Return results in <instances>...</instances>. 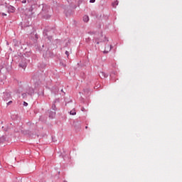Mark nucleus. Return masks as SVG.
Instances as JSON below:
<instances>
[{
  "label": "nucleus",
  "mask_w": 182,
  "mask_h": 182,
  "mask_svg": "<svg viewBox=\"0 0 182 182\" xmlns=\"http://www.w3.org/2000/svg\"><path fill=\"white\" fill-rule=\"evenodd\" d=\"M112 50V45L105 46V49L104 50V53H109Z\"/></svg>",
  "instance_id": "f257e3e1"
},
{
  "label": "nucleus",
  "mask_w": 182,
  "mask_h": 182,
  "mask_svg": "<svg viewBox=\"0 0 182 182\" xmlns=\"http://www.w3.org/2000/svg\"><path fill=\"white\" fill-rule=\"evenodd\" d=\"M20 68L25 69L26 68V60H22L21 63L19 64Z\"/></svg>",
  "instance_id": "f03ea898"
},
{
  "label": "nucleus",
  "mask_w": 182,
  "mask_h": 182,
  "mask_svg": "<svg viewBox=\"0 0 182 182\" xmlns=\"http://www.w3.org/2000/svg\"><path fill=\"white\" fill-rule=\"evenodd\" d=\"M8 9V12H10L11 14H14V12H15V7H14L13 6H9L7 7Z\"/></svg>",
  "instance_id": "7ed1b4c3"
},
{
  "label": "nucleus",
  "mask_w": 182,
  "mask_h": 182,
  "mask_svg": "<svg viewBox=\"0 0 182 182\" xmlns=\"http://www.w3.org/2000/svg\"><path fill=\"white\" fill-rule=\"evenodd\" d=\"M99 76L100 77H101V79H105L107 75H106L104 72L100 71L99 73Z\"/></svg>",
  "instance_id": "20e7f679"
},
{
  "label": "nucleus",
  "mask_w": 182,
  "mask_h": 182,
  "mask_svg": "<svg viewBox=\"0 0 182 182\" xmlns=\"http://www.w3.org/2000/svg\"><path fill=\"white\" fill-rule=\"evenodd\" d=\"M83 21H84V22H89V16L85 15L83 16Z\"/></svg>",
  "instance_id": "39448f33"
},
{
  "label": "nucleus",
  "mask_w": 182,
  "mask_h": 182,
  "mask_svg": "<svg viewBox=\"0 0 182 182\" xmlns=\"http://www.w3.org/2000/svg\"><path fill=\"white\" fill-rule=\"evenodd\" d=\"M70 114H71L72 116H75L76 114V110L75 109H73L70 112Z\"/></svg>",
  "instance_id": "423d86ee"
},
{
  "label": "nucleus",
  "mask_w": 182,
  "mask_h": 182,
  "mask_svg": "<svg viewBox=\"0 0 182 182\" xmlns=\"http://www.w3.org/2000/svg\"><path fill=\"white\" fill-rule=\"evenodd\" d=\"M46 8H47V9H50V7H48V6H45L43 7L42 11H46Z\"/></svg>",
  "instance_id": "0eeeda50"
},
{
  "label": "nucleus",
  "mask_w": 182,
  "mask_h": 182,
  "mask_svg": "<svg viewBox=\"0 0 182 182\" xmlns=\"http://www.w3.org/2000/svg\"><path fill=\"white\" fill-rule=\"evenodd\" d=\"M21 96H22L23 99H25V97H26V93H23L21 95Z\"/></svg>",
  "instance_id": "6e6552de"
},
{
  "label": "nucleus",
  "mask_w": 182,
  "mask_h": 182,
  "mask_svg": "<svg viewBox=\"0 0 182 182\" xmlns=\"http://www.w3.org/2000/svg\"><path fill=\"white\" fill-rule=\"evenodd\" d=\"M96 2V0H90V4H95Z\"/></svg>",
  "instance_id": "1a4fd4ad"
},
{
  "label": "nucleus",
  "mask_w": 182,
  "mask_h": 182,
  "mask_svg": "<svg viewBox=\"0 0 182 182\" xmlns=\"http://www.w3.org/2000/svg\"><path fill=\"white\" fill-rule=\"evenodd\" d=\"M114 5H119V2L116 1L115 3H113L112 6H114Z\"/></svg>",
  "instance_id": "9d476101"
},
{
  "label": "nucleus",
  "mask_w": 182,
  "mask_h": 182,
  "mask_svg": "<svg viewBox=\"0 0 182 182\" xmlns=\"http://www.w3.org/2000/svg\"><path fill=\"white\" fill-rule=\"evenodd\" d=\"M23 106H25V107L28 106V102H23Z\"/></svg>",
  "instance_id": "9b49d317"
},
{
  "label": "nucleus",
  "mask_w": 182,
  "mask_h": 182,
  "mask_svg": "<svg viewBox=\"0 0 182 182\" xmlns=\"http://www.w3.org/2000/svg\"><path fill=\"white\" fill-rule=\"evenodd\" d=\"M65 55H67V56L69 57V52L68 51H65Z\"/></svg>",
  "instance_id": "f8f14e48"
},
{
  "label": "nucleus",
  "mask_w": 182,
  "mask_h": 182,
  "mask_svg": "<svg viewBox=\"0 0 182 182\" xmlns=\"http://www.w3.org/2000/svg\"><path fill=\"white\" fill-rule=\"evenodd\" d=\"M11 103H12V101H9V102H7V106H9V105H11Z\"/></svg>",
  "instance_id": "ddd939ff"
},
{
  "label": "nucleus",
  "mask_w": 182,
  "mask_h": 182,
  "mask_svg": "<svg viewBox=\"0 0 182 182\" xmlns=\"http://www.w3.org/2000/svg\"><path fill=\"white\" fill-rule=\"evenodd\" d=\"M21 2L22 4H26V0H23Z\"/></svg>",
  "instance_id": "4468645a"
},
{
  "label": "nucleus",
  "mask_w": 182,
  "mask_h": 182,
  "mask_svg": "<svg viewBox=\"0 0 182 182\" xmlns=\"http://www.w3.org/2000/svg\"><path fill=\"white\" fill-rule=\"evenodd\" d=\"M2 16H6V14H5V13H2Z\"/></svg>",
  "instance_id": "2eb2a0df"
},
{
  "label": "nucleus",
  "mask_w": 182,
  "mask_h": 182,
  "mask_svg": "<svg viewBox=\"0 0 182 182\" xmlns=\"http://www.w3.org/2000/svg\"><path fill=\"white\" fill-rule=\"evenodd\" d=\"M53 107H56V106L54 105L53 106Z\"/></svg>",
  "instance_id": "dca6fc26"
},
{
  "label": "nucleus",
  "mask_w": 182,
  "mask_h": 182,
  "mask_svg": "<svg viewBox=\"0 0 182 182\" xmlns=\"http://www.w3.org/2000/svg\"><path fill=\"white\" fill-rule=\"evenodd\" d=\"M53 107H56V106L54 105L53 106Z\"/></svg>",
  "instance_id": "f3484780"
},
{
  "label": "nucleus",
  "mask_w": 182,
  "mask_h": 182,
  "mask_svg": "<svg viewBox=\"0 0 182 182\" xmlns=\"http://www.w3.org/2000/svg\"><path fill=\"white\" fill-rule=\"evenodd\" d=\"M85 129H87V126L85 127Z\"/></svg>",
  "instance_id": "a211bd4d"
},
{
  "label": "nucleus",
  "mask_w": 182,
  "mask_h": 182,
  "mask_svg": "<svg viewBox=\"0 0 182 182\" xmlns=\"http://www.w3.org/2000/svg\"><path fill=\"white\" fill-rule=\"evenodd\" d=\"M61 92H63V90H61Z\"/></svg>",
  "instance_id": "6ab92c4d"
}]
</instances>
